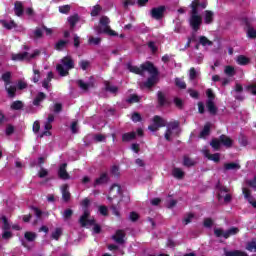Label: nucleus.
<instances>
[{"label": "nucleus", "mask_w": 256, "mask_h": 256, "mask_svg": "<svg viewBox=\"0 0 256 256\" xmlns=\"http://www.w3.org/2000/svg\"><path fill=\"white\" fill-rule=\"evenodd\" d=\"M126 67L128 71H130V73H134V75H143V71H148L150 75H159V70L157 69V67H155V65L149 61L141 64L140 68L132 65L131 63H128Z\"/></svg>", "instance_id": "1"}, {"label": "nucleus", "mask_w": 256, "mask_h": 256, "mask_svg": "<svg viewBox=\"0 0 256 256\" xmlns=\"http://www.w3.org/2000/svg\"><path fill=\"white\" fill-rule=\"evenodd\" d=\"M62 64H57L56 71L60 77H67L71 69H75V62L71 56H65L61 59Z\"/></svg>", "instance_id": "2"}, {"label": "nucleus", "mask_w": 256, "mask_h": 256, "mask_svg": "<svg viewBox=\"0 0 256 256\" xmlns=\"http://www.w3.org/2000/svg\"><path fill=\"white\" fill-rule=\"evenodd\" d=\"M221 145L226 147V149H231V147H233V139L225 134H222L219 136V138H213L210 141V146L212 149H214V151H219L221 149Z\"/></svg>", "instance_id": "3"}, {"label": "nucleus", "mask_w": 256, "mask_h": 256, "mask_svg": "<svg viewBox=\"0 0 256 256\" xmlns=\"http://www.w3.org/2000/svg\"><path fill=\"white\" fill-rule=\"evenodd\" d=\"M189 25L195 33H197V31L201 29V25H203V17L199 15V10H196L195 6H193V10L190 11Z\"/></svg>", "instance_id": "4"}, {"label": "nucleus", "mask_w": 256, "mask_h": 256, "mask_svg": "<svg viewBox=\"0 0 256 256\" xmlns=\"http://www.w3.org/2000/svg\"><path fill=\"white\" fill-rule=\"evenodd\" d=\"M239 233V228L237 227H231L225 232L222 228H214V235L215 237H224V239H229V237H232L233 235H237Z\"/></svg>", "instance_id": "5"}, {"label": "nucleus", "mask_w": 256, "mask_h": 256, "mask_svg": "<svg viewBox=\"0 0 256 256\" xmlns=\"http://www.w3.org/2000/svg\"><path fill=\"white\" fill-rule=\"evenodd\" d=\"M41 55V50H34L32 54L29 55V52L18 53L12 56L13 61H31V59H35V57H39Z\"/></svg>", "instance_id": "6"}, {"label": "nucleus", "mask_w": 256, "mask_h": 256, "mask_svg": "<svg viewBox=\"0 0 256 256\" xmlns=\"http://www.w3.org/2000/svg\"><path fill=\"white\" fill-rule=\"evenodd\" d=\"M118 195H123V190L121 189V185L112 184V186L110 187L109 196L107 197L108 201H110V203H113V200Z\"/></svg>", "instance_id": "7"}, {"label": "nucleus", "mask_w": 256, "mask_h": 256, "mask_svg": "<svg viewBox=\"0 0 256 256\" xmlns=\"http://www.w3.org/2000/svg\"><path fill=\"white\" fill-rule=\"evenodd\" d=\"M166 8L165 6L154 7L151 9L150 15L152 19H156L157 21L163 19V15H165Z\"/></svg>", "instance_id": "8"}, {"label": "nucleus", "mask_w": 256, "mask_h": 256, "mask_svg": "<svg viewBox=\"0 0 256 256\" xmlns=\"http://www.w3.org/2000/svg\"><path fill=\"white\" fill-rule=\"evenodd\" d=\"M58 177L62 181H68V179H71V175H69V172H67V163H62L59 166Z\"/></svg>", "instance_id": "9"}, {"label": "nucleus", "mask_w": 256, "mask_h": 256, "mask_svg": "<svg viewBox=\"0 0 256 256\" xmlns=\"http://www.w3.org/2000/svg\"><path fill=\"white\" fill-rule=\"evenodd\" d=\"M125 231L123 230H117L115 235L112 236V239L116 242L119 243V245H123L125 243Z\"/></svg>", "instance_id": "10"}, {"label": "nucleus", "mask_w": 256, "mask_h": 256, "mask_svg": "<svg viewBox=\"0 0 256 256\" xmlns=\"http://www.w3.org/2000/svg\"><path fill=\"white\" fill-rule=\"evenodd\" d=\"M242 22L244 23V25L246 27H248V31H247L248 37L250 39H256V30L254 28H250L251 27V23L249 22V19L243 18Z\"/></svg>", "instance_id": "11"}, {"label": "nucleus", "mask_w": 256, "mask_h": 256, "mask_svg": "<svg viewBox=\"0 0 256 256\" xmlns=\"http://www.w3.org/2000/svg\"><path fill=\"white\" fill-rule=\"evenodd\" d=\"M157 75L159 74H151L147 81L144 82V87H146V89H151L152 87H155V85L157 84Z\"/></svg>", "instance_id": "12"}, {"label": "nucleus", "mask_w": 256, "mask_h": 256, "mask_svg": "<svg viewBox=\"0 0 256 256\" xmlns=\"http://www.w3.org/2000/svg\"><path fill=\"white\" fill-rule=\"evenodd\" d=\"M204 155L206 159H209V161H214V163H219V161H221V154L219 153L211 154L209 150H204Z\"/></svg>", "instance_id": "13"}, {"label": "nucleus", "mask_w": 256, "mask_h": 256, "mask_svg": "<svg viewBox=\"0 0 256 256\" xmlns=\"http://www.w3.org/2000/svg\"><path fill=\"white\" fill-rule=\"evenodd\" d=\"M14 13L17 17H22L23 13H25V9L23 8V2L16 1L14 3Z\"/></svg>", "instance_id": "14"}, {"label": "nucleus", "mask_w": 256, "mask_h": 256, "mask_svg": "<svg viewBox=\"0 0 256 256\" xmlns=\"http://www.w3.org/2000/svg\"><path fill=\"white\" fill-rule=\"evenodd\" d=\"M45 99H47V94L44 92H39L33 100V105L35 107H39V105H41Z\"/></svg>", "instance_id": "15"}, {"label": "nucleus", "mask_w": 256, "mask_h": 256, "mask_svg": "<svg viewBox=\"0 0 256 256\" xmlns=\"http://www.w3.org/2000/svg\"><path fill=\"white\" fill-rule=\"evenodd\" d=\"M89 217H91V212L89 210L83 211V215H81L79 219L81 227H87V221H89Z\"/></svg>", "instance_id": "16"}, {"label": "nucleus", "mask_w": 256, "mask_h": 256, "mask_svg": "<svg viewBox=\"0 0 256 256\" xmlns=\"http://www.w3.org/2000/svg\"><path fill=\"white\" fill-rule=\"evenodd\" d=\"M193 7H195L196 11H199V8L201 9H207V2H200L199 0H194L190 4V9L193 11Z\"/></svg>", "instance_id": "17"}, {"label": "nucleus", "mask_w": 256, "mask_h": 256, "mask_svg": "<svg viewBox=\"0 0 256 256\" xmlns=\"http://www.w3.org/2000/svg\"><path fill=\"white\" fill-rule=\"evenodd\" d=\"M0 23L2 27L8 31H11V29H17V23H15L14 20H10L9 22L7 20H1Z\"/></svg>", "instance_id": "18"}, {"label": "nucleus", "mask_w": 256, "mask_h": 256, "mask_svg": "<svg viewBox=\"0 0 256 256\" xmlns=\"http://www.w3.org/2000/svg\"><path fill=\"white\" fill-rule=\"evenodd\" d=\"M62 199L65 203H68V201L71 200V193L69 192V185L67 184L62 186Z\"/></svg>", "instance_id": "19"}, {"label": "nucleus", "mask_w": 256, "mask_h": 256, "mask_svg": "<svg viewBox=\"0 0 256 256\" xmlns=\"http://www.w3.org/2000/svg\"><path fill=\"white\" fill-rule=\"evenodd\" d=\"M209 135H211V124L206 123L199 134V138L205 139L206 137H209Z\"/></svg>", "instance_id": "20"}, {"label": "nucleus", "mask_w": 256, "mask_h": 256, "mask_svg": "<svg viewBox=\"0 0 256 256\" xmlns=\"http://www.w3.org/2000/svg\"><path fill=\"white\" fill-rule=\"evenodd\" d=\"M109 182V176L107 173H102L99 178H97L94 182V187L97 185H105V183Z\"/></svg>", "instance_id": "21"}, {"label": "nucleus", "mask_w": 256, "mask_h": 256, "mask_svg": "<svg viewBox=\"0 0 256 256\" xmlns=\"http://www.w3.org/2000/svg\"><path fill=\"white\" fill-rule=\"evenodd\" d=\"M206 108L210 115H217V106H215V102H213V100H207Z\"/></svg>", "instance_id": "22"}, {"label": "nucleus", "mask_w": 256, "mask_h": 256, "mask_svg": "<svg viewBox=\"0 0 256 256\" xmlns=\"http://www.w3.org/2000/svg\"><path fill=\"white\" fill-rule=\"evenodd\" d=\"M153 124L158 126V127H167V120L163 119L161 116L159 115H155L153 117Z\"/></svg>", "instance_id": "23"}, {"label": "nucleus", "mask_w": 256, "mask_h": 256, "mask_svg": "<svg viewBox=\"0 0 256 256\" xmlns=\"http://www.w3.org/2000/svg\"><path fill=\"white\" fill-rule=\"evenodd\" d=\"M137 138V132H127L122 135L123 143H129V141H133V139Z\"/></svg>", "instance_id": "24"}, {"label": "nucleus", "mask_w": 256, "mask_h": 256, "mask_svg": "<svg viewBox=\"0 0 256 256\" xmlns=\"http://www.w3.org/2000/svg\"><path fill=\"white\" fill-rule=\"evenodd\" d=\"M5 90L10 99H15V97L17 95V87L16 86L5 85Z\"/></svg>", "instance_id": "25"}, {"label": "nucleus", "mask_w": 256, "mask_h": 256, "mask_svg": "<svg viewBox=\"0 0 256 256\" xmlns=\"http://www.w3.org/2000/svg\"><path fill=\"white\" fill-rule=\"evenodd\" d=\"M204 13V23L206 25H211V23H213V17H215V13H213L211 10H206Z\"/></svg>", "instance_id": "26"}, {"label": "nucleus", "mask_w": 256, "mask_h": 256, "mask_svg": "<svg viewBox=\"0 0 256 256\" xmlns=\"http://www.w3.org/2000/svg\"><path fill=\"white\" fill-rule=\"evenodd\" d=\"M157 101L159 107H165V105H167V98L165 97V94H163V92H157Z\"/></svg>", "instance_id": "27"}, {"label": "nucleus", "mask_w": 256, "mask_h": 256, "mask_svg": "<svg viewBox=\"0 0 256 256\" xmlns=\"http://www.w3.org/2000/svg\"><path fill=\"white\" fill-rule=\"evenodd\" d=\"M183 165L184 167H195L197 162L193 160L191 157L184 155L183 156Z\"/></svg>", "instance_id": "28"}, {"label": "nucleus", "mask_w": 256, "mask_h": 256, "mask_svg": "<svg viewBox=\"0 0 256 256\" xmlns=\"http://www.w3.org/2000/svg\"><path fill=\"white\" fill-rule=\"evenodd\" d=\"M172 176L175 179H183L185 177V172L181 168L174 167L172 170Z\"/></svg>", "instance_id": "29"}, {"label": "nucleus", "mask_w": 256, "mask_h": 256, "mask_svg": "<svg viewBox=\"0 0 256 256\" xmlns=\"http://www.w3.org/2000/svg\"><path fill=\"white\" fill-rule=\"evenodd\" d=\"M236 62L238 65H249V63H251V59H249V57L245 56V55H239L236 59Z\"/></svg>", "instance_id": "30"}, {"label": "nucleus", "mask_w": 256, "mask_h": 256, "mask_svg": "<svg viewBox=\"0 0 256 256\" xmlns=\"http://www.w3.org/2000/svg\"><path fill=\"white\" fill-rule=\"evenodd\" d=\"M235 169H241V165H239L235 162H230V163L224 164L225 171H235Z\"/></svg>", "instance_id": "31"}, {"label": "nucleus", "mask_w": 256, "mask_h": 256, "mask_svg": "<svg viewBox=\"0 0 256 256\" xmlns=\"http://www.w3.org/2000/svg\"><path fill=\"white\" fill-rule=\"evenodd\" d=\"M68 23L71 27V29L75 28V25L79 23V14H74L70 17H68Z\"/></svg>", "instance_id": "32"}, {"label": "nucleus", "mask_w": 256, "mask_h": 256, "mask_svg": "<svg viewBox=\"0 0 256 256\" xmlns=\"http://www.w3.org/2000/svg\"><path fill=\"white\" fill-rule=\"evenodd\" d=\"M24 239L28 241L29 243H33L37 239V234L35 232H25L24 233Z\"/></svg>", "instance_id": "33"}, {"label": "nucleus", "mask_w": 256, "mask_h": 256, "mask_svg": "<svg viewBox=\"0 0 256 256\" xmlns=\"http://www.w3.org/2000/svg\"><path fill=\"white\" fill-rule=\"evenodd\" d=\"M225 256H249L246 252L241 250L226 251Z\"/></svg>", "instance_id": "34"}, {"label": "nucleus", "mask_w": 256, "mask_h": 256, "mask_svg": "<svg viewBox=\"0 0 256 256\" xmlns=\"http://www.w3.org/2000/svg\"><path fill=\"white\" fill-rule=\"evenodd\" d=\"M199 44L202 45V47H207V45L209 47H211L213 45V41L207 39L206 36H200L199 37Z\"/></svg>", "instance_id": "35"}, {"label": "nucleus", "mask_w": 256, "mask_h": 256, "mask_svg": "<svg viewBox=\"0 0 256 256\" xmlns=\"http://www.w3.org/2000/svg\"><path fill=\"white\" fill-rule=\"evenodd\" d=\"M53 80V72H48L47 78L43 80L42 87L49 90V82Z\"/></svg>", "instance_id": "36"}, {"label": "nucleus", "mask_w": 256, "mask_h": 256, "mask_svg": "<svg viewBox=\"0 0 256 256\" xmlns=\"http://www.w3.org/2000/svg\"><path fill=\"white\" fill-rule=\"evenodd\" d=\"M101 11H103V7H101V5H99V4H97V5L93 6L90 15H91V17H97L101 13Z\"/></svg>", "instance_id": "37"}, {"label": "nucleus", "mask_w": 256, "mask_h": 256, "mask_svg": "<svg viewBox=\"0 0 256 256\" xmlns=\"http://www.w3.org/2000/svg\"><path fill=\"white\" fill-rule=\"evenodd\" d=\"M11 109L13 111H21L23 109V102L21 100H16L11 104Z\"/></svg>", "instance_id": "38"}, {"label": "nucleus", "mask_w": 256, "mask_h": 256, "mask_svg": "<svg viewBox=\"0 0 256 256\" xmlns=\"http://www.w3.org/2000/svg\"><path fill=\"white\" fill-rule=\"evenodd\" d=\"M0 221L3 223L2 229L4 231H9L11 229V224H9V219H7V216H2Z\"/></svg>", "instance_id": "39"}, {"label": "nucleus", "mask_w": 256, "mask_h": 256, "mask_svg": "<svg viewBox=\"0 0 256 256\" xmlns=\"http://www.w3.org/2000/svg\"><path fill=\"white\" fill-rule=\"evenodd\" d=\"M67 43H69V41L59 40L55 45L56 51H62V49H65V47H67Z\"/></svg>", "instance_id": "40"}, {"label": "nucleus", "mask_w": 256, "mask_h": 256, "mask_svg": "<svg viewBox=\"0 0 256 256\" xmlns=\"http://www.w3.org/2000/svg\"><path fill=\"white\" fill-rule=\"evenodd\" d=\"M2 81H4L5 85H11V72H5L1 76Z\"/></svg>", "instance_id": "41"}, {"label": "nucleus", "mask_w": 256, "mask_h": 256, "mask_svg": "<svg viewBox=\"0 0 256 256\" xmlns=\"http://www.w3.org/2000/svg\"><path fill=\"white\" fill-rule=\"evenodd\" d=\"M119 203H121V200H119L117 202V205L112 204L110 209L112 211V213L116 216V217H121V213H119Z\"/></svg>", "instance_id": "42"}, {"label": "nucleus", "mask_w": 256, "mask_h": 256, "mask_svg": "<svg viewBox=\"0 0 256 256\" xmlns=\"http://www.w3.org/2000/svg\"><path fill=\"white\" fill-rule=\"evenodd\" d=\"M61 235H63V230L61 228H56L55 231L52 232L51 237L55 241H59V237H61Z\"/></svg>", "instance_id": "43"}, {"label": "nucleus", "mask_w": 256, "mask_h": 256, "mask_svg": "<svg viewBox=\"0 0 256 256\" xmlns=\"http://www.w3.org/2000/svg\"><path fill=\"white\" fill-rule=\"evenodd\" d=\"M140 98L137 94H132L128 99H126V103L133 105V103H139Z\"/></svg>", "instance_id": "44"}, {"label": "nucleus", "mask_w": 256, "mask_h": 256, "mask_svg": "<svg viewBox=\"0 0 256 256\" xmlns=\"http://www.w3.org/2000/svg\"><path fill=\"white\" fill-rule=\"evenodd\" d=\"M77 85L82 91H89V87H91V84L85 83L83 80H78Z\"/></svg>", "instance_id": "45"}, {"label": "nucleus", "mask_w": 256, "mask_h": 256, "mask_svg": "<svg viewBox=\"0 0 256 256\" xmlns=\"http://www.w3.org/2000/svg\"><path fill=\"white\" fill-rule=\"evenodd\" d=\"M175 85L179 89H187V83H185V81L181 80V78H175Z\"/></svg>", "instance_id": "46"}, {"label": "nucleus", "mask_w": 256, "mask_h": 256, "mask_svg": "<svg viewBox=\"0 0 256 256\" xmlns=\"http://www.w3.org/2000/svg\"><path fill=\"white\" fill-rule=\"evenodd\" d=\"M225 75H228V77H233L235 75V67L233 66H226L224 69Z\"/></svg>", "instance_id": "47"}, {"label": "nucleus", "mask_w": 256, "mask_h": 256, "mask_svg": "<svg viewBox=\"0 0 256 256\" xmlns=\"http://www.w3.org/2000/svg\"><path fill=\"white\" fill-rule=\"evenodd\" d=\"M105 89H106V91H109L110 93H117V91H119V87L111 86V83H109V82L105 83Z\"/></svg>", "instance_id": "48"}, {"label": "nucleus", "mask_w": 256, "mask_h": 256, "mask_svg": "<svg viewBox=\"0 0 256 256\" xmlns=\"http://www.w3.org/2000/svg\"><path fill=\"white\" fill-rule=\"evenodd\" d=\"M238 143H240V145L242 147H247L248 145V140H247V136L243 135V134H240L239 137H238Z\"/></svg>", "instance_id": "49"}, {"label": "nucleus", "mask_w": 256, "mask_h": 256, "mask_svg": "<svg viewBox=\"0 0 256 256\" xmlns=\"http://www.w3.org/2000/svg\"><path fill=\"white\" fill-rule=\"evenodd\" d=\"M109 23H111V20H109V17L102 16L100 18V25H103L104 29H106V27H110Z\"/></svg>", "instance_id": "50"}, {"label": "nucleus", "mask_w": 256, "mask_h": 256, "mask_svg": "<svg viewBox=\"0 0 256 256\" xmlns=\"http://www.w3.org/2000/svg\"><path fill=\"white\" fill-rule=\"evenodd\" d=\"M83 211H89V205H91V200L89 198H84L81 202Z\"/></svg>", "instance_id": "51"}, {"label": "nucleus", "mask_w": 256, "mask_h": 256, "mask_svg": "<svg viewBox=\"0 0 256 256\" xmlns=\"http://www.w3.org/2000/svg\"><path fill=\"white\" fill-rule=\"evenodd\" d=\"M131 119L134 123H140V121H143V118L141 117V114H139V112H134Z\"/></svg>", "instance_id": "52"}, {"label": "nucleus", "mask_w": 256, "mask_h": 256, "mask_svg": "<svg viewBox=\"0 0 256 256\" xmlns=\"http://www.w3.org/2000/svg\"><path fill=\"white\" fill-rule=\"evenodd\" d=\"M90 62L88 60H81L79 62V67L81 68L82 71H87L89 68Z\"/></svg>", "instance_id": "53"}, {"label": "nucleus", "mask_w": 256, "mask_h": 256, "mask_svg": "<svg viewBox=\"0 0 256 256\" xmlns=\"http://www.w3.org/2000/svg\"><path fill=\"white\" fill-rule=\"evenodd\" d=\"M179 125H180V123H179V121H173V122H169L168 124H167V127H168V129H171L172 131H175V129H179Z\"/></svg>", "instance_id": "54"}, {"label": "nucleus", "mask_w": 256, "mask_h": 256, "mask_svg": "<svg viewBox=\"0 0 256 256\" xmlns=\"http://www.w3.org/2000/svg\"><path fill=\"white\" fill-rule=\"evenodd\" d=\"M189 79L190 81H195V79H197V70H195V67L190 68Z\"/></svg>", "instance_id": "55"}, {"label": "nucleus", "mask_w": 256, "mask_h": 256, "mask_svg": "<svg viewBox=\"0 0 256 256\" xmlns=\"http://www.w3.org/2000/svg\"><path fill=\"white\" fill-rule=\"evenodd\" d=\"M34 77L32 79L33 83H39V80L41 79V72L37 69L33 70Z\"/></svg>", "instance_id": "56"}, {"label": "nucleus", "mask_w": 256, "mask_h": 256, "mask_svg": "<svg viewBox=\"0 0 256 256\" xmlns=\"http://www.w3.org/2000/svg\"><path fill=\"white\" fill-rule=\"evenodd\" d=\"M203 225H204V227H206V229H211L213 227V219L205 218L203 221Z\"/></svg>", "instance_id": "57"}, {"label": "nucleus", "mask_w": 256, "mask_h": 256, "mask_svg": "<svg viewBox=\"0 0 256 256\" xmlns=\"http://www.w3.org/2000/svg\"><path fill=\"white\" fill-rule=\"evenodd\" d=\"M27 87H28L27 82H25L23 80H18V82H17V89L19 91H23V89H27Z\"/></svg>", "instance_id": "58"}, {"label": "nucleus", "mask_w": 256, "mask_h": 256, "mask_svg": "<svg viewBox=\"0 0 256 256\" xmlns=\"http://www.w3.org/2000/svg\"><path fill=\"white\" fill-rule=\"evenodd\" d=\"M242 193L247 201H249V199H253V196H251V190L248 188H243Z\"/></svg>", "instance_id": "59"}, {"label": "nucleus", "mask_w": 256, "mask_h": 256, "mask_svg": "<svg viewBox=\"0 0 256 256\" xmlns=\"http://www.w3.org/2000/svg\"><path fill=\"white\" fill-rule=\"evenodd\" d=\"M69 11H71V6H69V5H63V6L59 7V12L64 15H67V13H69Z\"/></svg>", "instance_id": "60"}, {"label": "nucleus", "mask_w": 256, "mask_h": 256, "mask_svg": "<svg viewBox=\"0 0 256 256\" xmlns=\"http://www.w3.org/2000/svg\"><path fill=\"white\" fill-rule=\"evenodd\" d=\"M174 104L177 107V109H183V100L181 98H174Z\"/></svg>", "instance_id": "61"}, {"label": "nucleus", "mask_w": 256, "mask_h": 256, "mask_svg": "<svg viewBox=\"0 0 256 256\" xmlns=\"http://www.w3.org/2000/svg\"><path fill=\"white\" fill-rule=\"evenodd\" d=\"M63 217L64 219H71V217H73V210L70 208L66 209L63 213Z\"/></svg>", "instance_id": "62"}, {"label": "nucleus", "mask_w": 256, "mask_h": 256, "mask_svg": "<svg viewBox=\"0 0 256 256\" xmlns=\"http://www.w3.org/2000/svg\"><path fill=\"white\" fill-rule=\"evenodd\" d=\"M246 249L247 251H253V249L256 250V242L255 241L248 242L246 245Z\"/></svg>", "instance_id": "63"}, {"label": "nucleus", "mask_w": 256, "mask_h": 256, "mask_svg": "<svg viewBox=\"0 0 256 256\" xmlns=\"http://www.w3.org/2000/svg\"><path fill=\"white\" fill-rule=\"evenodd\" d=\"M247 91H250L252 95H256V84H250L246 87Z\"/></svg>", "instance_id": "64"}]
</instances>
